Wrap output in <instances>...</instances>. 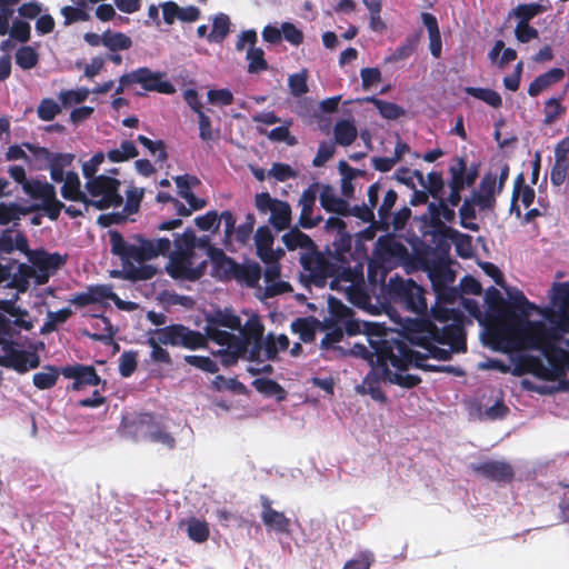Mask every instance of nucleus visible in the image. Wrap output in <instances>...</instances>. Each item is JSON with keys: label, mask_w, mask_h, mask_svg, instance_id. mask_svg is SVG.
Masks as SVG:
<instances>
[{"label": "nucleus", "mask_w": 569, "mask_h": 569, "mask_svg": "<svg viewBox=\"0 0 569 569\" xmlns=\"http://www.w3.org/2000/svg\"><path fill=\"white\" fill-rule=\"evenodd\" d=\"M518 368L520 369L521 373H531L539 379L552 381V377L550 376L548 366H546L539 357H522L520 359Z\"/></svg>", "instance_id": "473e14b6"}, {"label": "nucleus", "mask_w": 569, "mask_h": 569, "mask_svg": "<svg viewBox=\"0 0 569 569\" xmlns=\"http://www.w3.org/2000/svg\"><path fill=\"white\" fill-rule=\"evenodd\" d=\"M111 52L128 50L132 47V40L123 32L104 31V46Z\"/></svg>", "instance_id": "6e6d98bb"}, {"label": "nucleus", "mask_w": 569, "mask_h": 569, "mask_svg": "<svg viewBox=\"0 0 569 569\" xmlns=\"http://www.w3.org/2000/svg\"><path fill=\"white\" fill-rule=\"evenodd\" d=\"M282 242L289 251L301 249L302 252H307L317 247L316 242L298 227H293L286 232L282 236Z\"/></svg>", "instance_id": "7c9ffc66"}, {"label": "nucleus", "mask_w": 569, "mask_h": 569, "mask_svg": "<svg viewBox=\"0 0 569 569\" xmlns=\"http://www.w3.org/2000/svg\"><path fill=\"white\" fill-rule=\"evenodd\" d=\"M137 80L141 87L147 91H156L159 93L171 94L176 91L174 86L162 80V73L153 72L149 68H139Z\"/></svg>", "instance_id": "4be33fe9"}, {"label": "nucleus", "mask_w": 569, "mask_h": 569, "mask_svg": "<svg viewBox=\"0 0 569 569\" xmlns=\"http://www.w3.org/2000/svg\"><path fill=\"white\" fill-rule=\"evenodd\" d=\"M421 186L435 200L443 198L445 181L441 172L431 171L427 177L423 176V184Z\"/></svg>", "instance_id": "680f3d73"}, {"label": "nucleus", "mask_w": 569, "mask_h": 569, "mask_svg": "<svg viewBox=\"0 0 569 569\" xmlns=\"http://www.w3.org/2000/svg\"><path fill=\"white\" fill-rule=\"evenodd\" d=\"M325 229L328 232L336 231V237L329 247L333 248L338 256L343 252L349 258L359 257L363 260L362 253L358 249H352V236L348 232L347 224L340 217H329L326 220Z\"/></svg>", "instance_id": "f8f14e48"}, {"label": "nucleus", "mask_w": 569, "mask_h": 569, "mask_svg": "<svg viewBox=\"0 0 569 569\" xmlns=\"http://www.w3.org/2000/svg\"><path fill=\"white\" fill-rule=\"evenodd\" d=\"M369 11V29L377 33H383L387 24L381 18L382 0H362Z\"/></svg>", "instance_id": "49530a36"}, {"label": "nucleus", "mask_w": 569, "mask_h": 569, "mask_svg": "<svg viewBox=\"0 0 569 569\" xmlns=\"http://www.w3.org/2000/svg\"><path fill=\"white\" fill-rule=\"evenodd\" d=\"M299 261L303 269L300 277L307 287L323 288L331 279L330 286L333 289L340 281L355 283L363 277L362 259L349 258L343 252L338 256L329 246L326 253L321 252L318 246L311 251L301 252Z\"/></svg>", "instance_id": "f257e3e1"}, {"label": "nucleus", "mask_w": 569, "mask_h": 569, "mask_svg": "<svg viewBox=\"0 0 569 569\" xmlns=\"http://www.w3.org/2000/svg\"><path fill=\"white\" fill-rule=\"evenodd\" d=\"M209 256L217 276L221 280H232L239 263L231 257L227 256L222 249L210 248Z\"/></svg>", "instance_id": "bb28decb"}, {"label": "nucleus", "mask_w": 569, "mask_h": 569, "mask_svg": "<svg viewBox=\"0 0 569 569\" xmlns=\"http://www.w3.org/2000/svg\"><path fill=\"white\" fill-rule=\"evenodd\" d=\"M22 190L32 199L42 200L54 191L56 188L53 184L46 181L42 182L38 179H27L26 182L22 183Z\"/></svg>", "instance_id": "09e8293b"}, {"label": "nucleus", "mask_w": 569, "mask_h": 569, "mask_svg": "<svg viewBox=\"0 0 569 569\" xmlns=\"http://www.w3.org/2000/svg\"><path fill=\"white\" fill-rule=\"evenodd\" d=\"M377 253L382 260L388 262L405 261L409 257L407 247L391 233L378 238Z\"/></svg>", "instance_id": "a211bd4d"}, {"label": "nucleus", "mask_w": 569, "mask_h": 569, "mask_svg": "<svg viewBox=\"0 0 569 569\" xmlns=\"http://www.w3.org/2000/svg\"><path fill=\"white\" fill-rule=\"evenodd\" d=\"M39 62V54L30 46L21 47L16 52V63L23 70L34 68Z\"/></svg>", "instance_id": "69168bd1"}, {"label": "nucleus", "mask_w": 569, "mask_h": 569, "mask_svg": "<svg viewBox=\"0 0 569 569\" xmlns=\"http://www.w3.org/2000/svg\"><path fill=\"white\" fill-rule=\"evenodd\" d=\"M403 349V370H407L410 365H413L416 368L421 369L423 371H428V367H432V365L426 363V360L430 358L428 351L427 353L415 351L409 347V345L406 341Z\"/></svg>", "instance_id": "bf43d9fd"}, {"label": "nucleus", "mask_w": 569, "mask_h": 569, "mask_svg": "<svg viewBox=\"0 0 569 569\" xmlns=\"http://www.w3.org/2000/svg\"><path fill=\"white\" fill-rule=\"evenodd\" d=\"M172 236L173 240L168 237L149 239L142 234H133L127 241L119 231L110 230L111 253L123 262H144L167 254H194L198 239L192 229L187 228L182 233Z\"/></svg>", "instance_id": "f03ea898"}, {"label": "nucleus", "mask_w": 569, "mask_h": 569, "mask_svg": "<svg viewBox=\"0 0 569 569\" xmlns=\"http://www.w3.org/2000/svg\"><path fill=\"white\" fill-rule=\"evenodd\" d=\"M336 143L348 147L357 139L358 131L353 122L349 120H339L333 127Z\"/></svg>", "instance_id": "79ce46f5"}, {"label": "nucleus", "mask_w": 569, "mask_h": 569, "mask_svg": "<svg viewBox=\"0 0 569 569\" xmlns=\"http://www.w3.org/2000/svg\"><path fill=\"white\" fill-rule=\"evenodd\" d=\"M152 332L162 345L183 347L191 350L203 348L207 341L201 332L191 330L183 325H170L156 329Z\"/></svg>", "instance_id": "1a4fd4ad"}, {"label": "nucleus", "mask_w": 569, "mask_h": 569, "mask_svg": "<svg viewBox=\"0 0 569 569\" xmlns=\"http://www.w3.org/2000/svg\"><path fill=\"white\" fill-rule=\"evenodd\" d=\"M71 2L74 7L66 6L61 9V14L64 18V26L90 20V14L87 11L88 4H86L83 0H71Z\"/></svg>", "instance_id": "a19ab883"}, {"label": "nucleus", "mask_w": 569, "mask_h": 569, "mask_svg": "<svg viewBox=\"0 0 569 569\" xmlns=\"http://www.w3.org/2000/svg\"><path fill=\"white\" fill-rule=\"evenodd\" d=\"M489 340L493 349L501 351H510L517 347L511 330L506 327L495 328L489 331Z\"/></svg>", "instance_id": "4c0bfd02"}, {"label": "nucleus", "mask_w": 569, "mask_h": 569, "mask_svg": "<svg viewBox=\"0 0 569 569\" xmlns=\"http://www.w3.org/2000/svg\"><path fill=\"white\" fill-rule=\"evenodd\" d=\"M420 220L425 227L430 228V230L423 232L425 234L431 233L432 236H441L451 240L461 237L470 246L471 236L460 233L458 230L446 224L456 220V211L455 208L445 201V198L429 202L427 211L421 216Z\"/></svg>", "instance_id": "39448f33"}, {"label": "nucleus", "mask_w": 569, "mask_h": 569, "mask_svg": "<svg viewBox=\"0 0 569 569\" xmlns=\"http://www.w3.org/2000/svg\"><path fill=\"white\" fill-rule=\"evenodd\" d=\"M569 154V136L560 140L555 148L556 161L550 171V181L560 187L567 178V159Z\"/></svg>", "instance_id": "5701e85b"}, {"label": "nucleus", "mask_w": 569, "mask_h": 569, "mask_svg": "<svg viewBox=\"0 0 569 569\" xmlns=\"http://www.w3.org/2000/svg\"><path fill=\"white\" fill-rule=\"evenodd\" d=\"M208 323L216 327H224L231 330H239L241 328V319L228 310H217L211 317L208 318Z\"/></svg>", "instance_id": "603ef678"}, {"label": "nucleus", "mask_w": 569, "mask_h": 569, "mask_svg": "<svg viewBox=\"0 0 569 569\" xmlns=\"http://www.w3.org/2000/svg\"><path fill=\"white\" fill-rule=\"evenodd\" d=\"M523 321L526 325L522 328V335L530 348L543 352L548 347L556 343L553 331L543 322L529 321L528 319Z\"/></svg>", "instance_id": "4468645a"}, {"label": "nucleus", "mask_w": 569, "mask_h": 569, "mask_svg": "<svg viewBox=\"0 0 569 569\" xmlns=\"http://www.w3.org/2000/svg\"><path fill=\"white\" fill-rule=\"evenodd\" d=\"M29 208H33L32 212L40 210L44 211L51 221H56L59 218L61 210L64 208V203L57 199V192L54 190L42 199L41 203H33L29 206Z\"/></svg>", "instance_id": "ea45409f"}, {"label": "nucleus", "mask_w": 569, "mask_h": 569, "mask_svg": "<svg viewBox=\"0 0 569 569\" xmlns=\"http://www.w3.org/2000/svg\"><path fill=\"white\" fill-rule=\"evenodd\" d=\"M409 333L426 337L439 345H448L455 352H466L467 350L466 332L459 321L438 327L429 319H421L413 323Z\"/></svg>", "instance_id": "20e7f679"}, {"label": "nucleus", "mask_w": 569, "mask_h": 569, "mask_svg": "<svg viewBox=\"0 0 569 569\" xmlns=\"http://www.w3.org/2000/svg\"><path fill=\"white\" fill-rule=\"evenodd\" d=\"M273 242L274 237L269 227L261 226L257 229L254 234L257 256L264 263L277 262L284 256L282 249L273 250Z\"/></svg>", "instance_id": "f3484780"}, {"label": "nucleus", "mask_w": 569, "mask_h": 569, "mask_svg": "<svg viewBox=\"0 0 569 569\" xmlns=\"http://www.w3.org/2000/svg\"><path fill=\"white\" fill-rule=\"evenodd\" d=\"M230 32V19L224 13L214 17L211 32L208 34V41L219 43L222 42Z\"/></svg>", "instance_id": "5fc2aeb1"}, {"label": "nucleus", "mask_w": 569, "mask_h": 569, "mask_svg": "<svg viewBox=\"0 0 569 569\" xmlns=\"http://www.w3.org/2000/svg\"><path fill=\"white\" fill-rule=\"evenodd\" d=\"M60 372L54 366H46L43 371L33 375V385L40 390L50 389L56 386Z\"/></svg>", "instance_id": "864d4df0"}, {"label": "nucleus", "mask_w": 569, "mask_h": 569, "mask_svg": "<svg viewBox=\"0 0 569 569\" xmlns=\"http://www.w3.org/2000/svg\"><path fill=\"white\" fill-rule=\"evenodd\" d=\"M33 208L20 206L17 202H0V226H7L13 222V226L18 224L21 216H27L32 212Z\"/></svg>", "instance_id": "e433bc0d"}, {"label": "nucleus", "mask_w": 569, "mask_h": 569, "mask_svg": "<svg viewBox=\"0 0 569 569\" xmlns=\"http://www.w3.org/2000/svg\"><path fill=\"white\" fill-rule=\"evenodd\" d=\"M369 342L375 357V360L371 358L372 369L379 372L380 378L383 377V369L389 368V365L398 370H403V340L378 337L370 339Z\"/></svg>", "instance_id": "0eeeda50"}, {"label": "nucleus", "mask_w": 569, "mask_h": 569, "mask_svg": "<svg viewBox=\"0 0 569 569\" xmlns=\"http://www.w3.org/2000/svg\"><path fill=\"white\" fill-rule=\"evenodd\" d=\"M543 11L545 7L540 3H523L513 9V14L518 19V23H529L531 19Z\"/></svg>", "instance_id": "338daca9"}, {"label": "nucleus", "mask_w": 569, "mask_h": 569, "mask_svg": "<svg viewBox=\"0 0 569 569\" xmlns=\"http://www.w3.org/2000/svg\"><path fill=\"white\" fill-rule=\"evenodd\" d=\"M388 288L390 297L395 301L402 303L407 310L418 315L427 311L428 305L425 289L412 279L391 278Z\"/></svg>", "instance_id": "6e6552de"}, {"label": "nucleus", "mask_w": 569, "mask_h": 569, "mask_svg": "<svg viewBox=\"0 0 569 569\" xmlns=\"http://www.w3.org/2000/svg\"><path fill=\"white\" fill-rule=\"evenodd\" d=\"M29 262L37 270L36 284H46L50 277L53 276L67 262V256L58 252H48L44 249H36L29 254Z\"/></svg>", "instance_id": "9d476101"}, {"label": "nucleus", "mask_w": 569, "mask_h": 569, "mask_svg": "<svg viewBox=\"0 0 569 569\" xmlns=\"http://www.w3.org/2000/svg\"><path fill=\"white\" fill-rule=\"evenodd\" d=\"M562 98H551L545 102V124L555 123L561 116L566 113V108L561 104Z\"/></svg>", "instance_id": "774afa93"}, {"label": "nucleus", "mask_w": 569, "mask_h": 569, "mask_svg": "<svg viewBox=\"0 0 569 569\" xmlns=\"http://www.w3.org/2000/svg\"><path fill=\"white\" fill-rule=\"evenodd\" d=\"M449 173V187H457L460 189L471 187L478 178L477 167L468 169L467 161L461 157L457 158L455 163L450 166Z\"/></svg>", "instance_id": "412c9836"}, {"label": "nucleus", "mask_w": 569, "mask_h": 569, "mask_svg": "<svg viewBox=\"0 0 569 569\" xmlns=\"http://www.w3.org/2000/svg\"><path fill=\"white\" fill-rule=\"evenodd\" d=\"M408 340L411 345L418 346L426 351L429 352L430 358L447 361L451 359L452 352H455L451 348L450 349H443L436 346V341L428 340L426 337H418L417 335H410L408 336Z\"/></svg>", "instance_id": "72a5a7b5"}, {"label": "nucleus", "mask_w": 569, "mask_h": 569, "mask_svg": "<svg viewBox=\"0 0 569 569\" xmlns=\"http://www.w3.org/2000/svg\"><path fill=\"white\" fill-rule=\"evenodd\" d=\"M366 101L372 103L378 109L381 117L385 119H388V120H396V119L405 116V113H406V111L402 107H400L393 102L378 99L376 97L366 98Z\"/></svg>", "instance_id": "8fccbe9b"}, {"label": "nucleus", "mask_w": 569, "mask_h": 569, "mask_svg": "<svg viewBox=\"0 0 569 569\" xmlns=\"http://www.w3.org/2000/svg\"><path fill=\"white\" fill-rule=\"evenodd\" d=\"M253 388L266 397H274L282 401L287 397L286 390L276 381L269 378H257L252 381Z\"/></svg>", "instance_id": "37998d69"}, {"label": "nucleus", "mask_w": 569, "mask_h": 569, "mask_svg": "<svg viewBox=\"0 0 569 569\" xmlns=\"http://www.w3.org/2000/svg\"><path fill=\"white\" fill-rule=\"evenodd\" d=\"M485 301L487 303L488 310L491 315H493L497 319L507 323V315L510 313L508 301L502 297L501 292L495 288L490 287L486 291Z\"/></svg>", "instance_id": "cd10ccee"}, {"label": "nucleus", "mask_w": 569, "mask_h": 569, "mask_svg": "<svg viewBox=\"0 0 569 569\" xmlns=\"http://www.w3.org/2000/svg\"><path fill=\"white\" fill-rule=\"evenodd\" d=\"M261 502V520L263 525L277 533H289L290 532V519L280 511L272 508V502L267 496H260Z\"/></svg>", "instance_id": "6ab92c4d"}, {"label": "nucleus", "mask_w": 569, "mask_h": 569, "mask_svg": "<svg viewBox=\"0 0 569 569\" xmlns=\"http://www.w3.org/2000/svg\"><path fill=\"white\" fill-rule=\"evenodd\" d=\"M20 329H31V323L22 318L11 320L0 313V366L24 373L40 366V357L34 351L19 349L13 338Z\"/></svg>", "instance_id": "7ed1b4c3"}, {"label": "nucleus", "mask_w": 569, "mask_h": 569, "mask_svg": "<svg viewBox=\"0 0 569 569\" xmlns=\"http://www.w3.org/2000/svg\"><path fill=\"white\" fill-rule=\"evenodd\" d=\"M497 186V176L492 174L491 172H488L483 176L479 190L473 191L472 196L476 198V201L478 202V207L481 210L491 209L496 204V189Z\"/></svg>", "instance_id": "393cba45"}, {"label": "nucleus", "mask_w": 569, "mask_h": 569, "mask_svg": "<svg viewBox=\"0 0 569 569\" xmlns=\"http://www.w3.org/2000/svg\"><path fill=\"white\" fill-rule=\"evenodd\" d=\"M470 468L477 476L497 483H510L515 478L513 467L505 460L489 459Z\"/></svg>", "instance_id": "ddd939ff"}, {"label": "nucleus", "mask_w": 569, "mask_h": 569, "mask_svg": "<svg viewBox=\"0 0 569 569\" xmlns=\"http://www.w3.org/2000/svg\"><path fill=\"white\" fill-rule=\"evenodd\" d=\"M328 308L330 313V320L337 325L342 323L349 316H353L351 308L347 307L339 299L329 297Z\"/></svg>", "instance_id": "0e129e2a"}, {"label": "nucleus", "mask_w": 569, "mask_h": 569, "mask_svg": "<svg viewBox=\"0 0 569 569\" xmlns=\"http://www.w3.org/2000/svg\"><path fill=\"white\" fill-rule=\"evenodd\" d=\"M61 375L64 378L73 379L70 387L72 390H81L87 386H98L101 382V378L93 366L79 363L67 366L61 369Z\"/></svg>", "instance_id": "dca6fc26"}, {"label": "nucleus", "mask_w": 569, "mask_h": 569, "mask_svg": "<svg viewBox=\"0 0 569 569\" xmlns=\"http://www.w3.org/2000/svg\"><path fill=\"white\" fill-rule=\"evenodd\" d=\"M476 206H478V202L476 201V198L471 196L470 198H466L459 208L461 227L471 231L479 230L478 223L472 222L477 217Z\"/></svg>", "instance_id": "a18cd8bd"}, {"label": "nucleus", "mask_w": 569, "mask_h": 569, "mask_svg": "<svg viewBox=\"0 0 569 569\" xmlns=\"http://www.w3.org/2000/svg\"><path fill=\"white\" fill-rule=\"evenodd\" d=\"M321 207L329 213L340 217H348V201L337 196L336 190L330 184L321 186L319 193Z\"/></svg>", "instance_id": "b1692460"}, {"label": "nucleus", "mask_w": 569, "mask_h": 569, "mask_svg": "<svg viewBox=\"0 0 569 569\" xmlns=\"http://www.w3.org/2000/svg\"><path fill=\"white\" fill-rule=\"evenodd\" d=\"M168 257L166 271L174 280L197 281L206 273L207 261L193 266L194 254H169Z\"/></svg>", "instance_id": "9b49d317"}, {"label": "nucleus", "mask_w": 569, "mask_h": 569, "mask_svg": "<svg viewBox=\"0 0 569 569\" xmlns=\"http://www.w3.org/2000/svg\"><path fill=\"white\" fill-rule=\"evenodd\" d=\"M506 291L509 297L508 305L510 306V313L507 315V325L516 326L522 322V320H527L531 311L536 309V306L518 289L506 288Z\"/></svg>", "instance_id": "2eb2a0df"}, {"label": "nucleus", "mask_w": 569, "mask_h": 569, "mask_svg": "<svg viewBox=\"0 0 569 569\" xmlns=\"http://www.w3.org/2000/svg\"><path fill=\"white\" fill-rule=\"evenodd\" d=\"M246 59L248 61L247 71L249 73H260L269 68L268 62L264 59V52L261 48L249 47Z\"/></svg>", "instance_id": "052dcab7"}, {"label": "nucleus", "mask_w": 569, "mask_h": 569, "mask_svg": "<svg viewBox=\"0 0 569 569\" xmlns=\"http://www.w3.org/2000/svg\"><path fill=\"white\" fill-rule=\"evenodd\" d=\"M316 323L317 320L309 318H297L291 322V330L298 333L300 339L310 343L316 339Z\"/></svg>", "instance_id": "3c124183"}, {"label": "nucleus", "mask_w": 569, "mask_h": 569, "mask_svg": "<svg viewBox=\"0 0 569 569\" xmlns=\"http://www.w3.org/2000/svg\"><path fill=\"white\" fill-rule=\"evenodd\" d=\"M178 188V194L183 198L192 210H200L207 206V201L198 198L192 191L191 187L200 183V180L192 176L182 174L174 178Z\"/></svg>", "instance_id": "a878e982"}, {"label": "nucleus", "mask_w": 569, "mask_h": 569, "mask_svg": "<svg viewBox=\"0 0 569 569\" xmlns=\"http://www.w3.org/2000/svg\"><path fill=\"white\" fill-rule=\"evenodd\" d=\"M269 223L277 230L283 231L291 223V207L287 201L279 200L270 212Z\"/></svg>", "instance_id": "f704fd0d"}, {"label": "nucleus", "mask_w": 569, "mask_h": 569, "mask_svg": "<svg viewBox=\"0 0 569 569\" xmlns=\"http://www.w3.org/2000/svg\"><path fill=\"white\" fill-rule=\"evenodd\" d=\"M139 154L134 143L130 140H123L119 149L108 151L107 157L111 162H123L133 159Z\"/></svg>", "instance_id": "e2e57ef3"}, {"label": "nucleus", "mask_w": 569, "mask_h": 569, "mask_svg": "<svg viewBox=\"0 0 569 569\" xmlns=\"http://www.w3.org/2000/svg\"><path fill=\"white\" fill-rule=\"evenodd\" d=\"M187 535L190 540L203 543L209 539L210 528L206 520L191 517L187 520Z\"/></svg>", "instance_id": "de8ad7c7"}, {"label": "nucleus", "mask_w": 569, "mask_h": 569, "mask_svg": "<svg viewBox=\"0 0 569 569\" xmlns=\"http://www.w3.org/2000/svg\"><path fill=\"white\" fill-rule=\"evenodd\" d=\"M379 379H381L379 372L372 370V375L369 373L363 379L362 390L370 395L375 401L386 403L388 398L380 387Z\"/></svg>", "instance_id": "4d7b16f0"}, {"label": "nucleus", "mask_w": 569, "mask_h": 569, "mask_svg": "<svg viewBox=\"0 0 569 569\" xmlns=\"http://www.w3.org/2000/svg\"><path fill=\"white\" fill-rule=\"evenodd\" d=\"M398 193L390 189L386 192L382 203L378 208L379 219L376 222V229L381 231H388L390 228L391 209L396 204Z\"/></svg>", "instance_id": "c9c22d12"}, {"label": "nucleus", "mask_w": 569, "mask_h": 569, "mask_svg": "<svg viewBox=\"0 0 569 569\" xmlns=\"http://www.w3.org/2000/svg\"><path fill=\"white\" fill-rule=\"evenodd\" d=\"M260 278L261 268L256 262L248 264L239 263L233 274L234 280L246 283L249 288L257 287Z\"/></svg>", "instance_id": "58836bf2"}, {"label": "nucleus", "mask_w": 569, "mask_h": 569, "mask_svg": "<svg viewBox=\"0 0 569 569\" xmlns=\"http://www.w3.org/2000/svg\"><path fill=\"white\" fill-rule=\"evenodd\" d=\"M383 381H388L390 383L400 386L402 388L411 389L417 387L421 382V378L416 375L410 373H397L392 372L389 368L383 369V377H381Z\"/></svg>", "instance_id": "13d9d810"}, {"label": "nucleus", "mask_w": 569, "mask_h": 569, "mask_svg": "<svg viewBox=\"0 0 569 569\" xmlns=\"http://www.w3.org/2000/svg\"><path fill=\"white\" fill-rule=\"evenodd\" d=\"M36 269L27 263H18L16 272L11 271L8 287L18 290L19 292H26L30 287V280H36Z\"/></svg>", "instance_id": "2f4dec72"}, {"label": "nucleus", "mask_w": 569, "mask_h": 569, "mask_svg": "<svg viewBox=\"0 0 569 569\" xmlns=\"http://www.w3.org/2000/svg\"><path fill=\"white\" fill-rule=\"evenodd\" d=\"M542 355L549 363L548 369L552 377V381L566 376L569 371V351L555 343L551 347H548L547 350H543Z\"/></svg>", "instance_id": "aec40b11"}, {"label": "nucleus", "mask_w": 569, "mask_h": 569, "mask_svg": "<svg viewBox=\"0 0 569 569\" xmlns=\"http://www.w3.org/2000/svg\"><path fill=\"white\" fill-rule=\"evenodd\" d=\"M63 181L64 183L61 187V196L66 200L82 202L88 206L89 198L81 191V182L78 173L74 171H68Z\"/></svg>", "instance_id": "c756f323"}, {"label": "nucleus", "mask_w": 569, "mask_h": 569, "mask_svg": "<svg viewBox=\"0 0 569 569\" xmlns=\"http://www.w3.org/2000/svg\"><path fill=\"white\" fill-rule=\"evenodd\" d=\"M84 187L92 198H89L88 206L106 210L111 207H120L123 203V198L120 193L121 181L114 177L100 174L88 180Z\"/></svg>", "instance_id": "423d86ee"}, {"label": "nucleus", "mask_w": 569, "mask_h": 569, "mask_svg": "<svg viewBox=\"0 0 569 569\" xmlns=\"http://www.w3.org/2000/svg\"><path fill=\"white\" fill-rule=\"evenodd\" d=\"M420 41V33H413L396 48L385 60L386 62H398L408 59L417 49Z\"/></svg>", "instance_id": "c03bdc74"}, {"label": "nucleus", "mask_w": 569, "mask_h": 569, "mask_svg": "<svg viewBox=\"0 0 569 569\" xmlns=\"http://www.w3.org/2000/svg\"><path fill=\"white\" fill-rule=\"evenodd\" d=\"M420 17L422 23L425 24L429 33L430 53L432 54V57L438 59L441 57L442 52V41L438 20L432 13L429 12H422Z\"/></svg>", "instance_id": "c85d7f7f"}]
</instances>
